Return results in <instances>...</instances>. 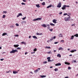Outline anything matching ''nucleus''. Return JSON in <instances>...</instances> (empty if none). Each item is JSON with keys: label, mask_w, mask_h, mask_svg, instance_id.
I'll list each match as a JSON object with an SVG mask.
<instances>
[{"label": "nucleus", "mask_w": 78, "mask_h": 78, "mask_svg": "<svg viewBox=\"0 0 78 78\" xmlns=\"http://www.w3.org/2000/svg\"><path fill=\"white\" fill-rule=\"evenodd\" d=\"M15 52H18V51L16 50H12V51H10V53H15Z\"/></svg>", "instance_id": "nucleus-1"}, {"label": "nucleus", "mask_w": 78, "mask_h": 78, "mask_svg": "<svg viewBox=\"0 0 78 78\" xmlns=\"http://www.w3.org/2000/svg\"><path fill=\"white\" fill-rule=\"evenodd\" d=\"M64 20L65 21H69L70 20V16H69L68 18H65L64 19Z\"/></svg>", "instance_id": "nucleus-2"}, {"label": "nucleus", "mask_w": 78, "mask_h": 78, "mask_svg": "<svg viewBox=\"0 0 78 78\" xmlns=\"http://www.w3.org/2000/svg\"><path fill=\"white\" fill-rule=\"evenodd\" d=\"M42 19L41 18H38L36 19H34L33 20V21H36L37 20H40Z\"/></svg>", "instance_id": "nucleus-3"}, {"label": "nucleus", "mask_w": 78, "mask_h": 78, "mask_svg": "<svg viewBox=\"0 0 78 78\" xmlns=\"http://www.w3.org/2000/svg\"><path fill=\"white\" fill-rule=\"evenodd\" d=\"M61 5H62V4H61V3L60 2L58 4L57 7H58V8H61Z\"/></svg>", "instance_id": "nucleus-4"}, {"label": "nucleus", "mask_w": 78, "mask_h": 78, "mask_svg": "<svg viewBox=\"0 0 78 78\" xmlns=\"http://www.w3.org/2000/svg\"><path fill=\"white\" fill-rule=\"evenodd\" d=\"M56 21H57V20L55 19L53 20H52L53 22L54 23H57Z\"/></svg>", "instance_id": "nucleus-5"}, {"label": "nucleus", "mask_w": 78, "mask_h": 78, "mask_svg": "<svg viewBox=\"0 0 78 78\" xmlns=\"http://www.w3.org/2000/svg\"><path fill=\"white\" fill-rule=\"evenodd\" d=\"M56 66H61V64L60 63H58L55 64Z\"/></svg>", "instance_id": "nucleus-6"}, {"label": "nucleus", "mask_w": 78, "mask_h": 78, "mask_svg": "<svg viewBox=\"0 0 78 78\" xmlns=\"http://www.w3.org/2000/svg\"><path fill=\"white\" fill-rule=\"evenodd\" d=\"M74 51H76V49H74L71 51H70V52H71V53H74Z\"/></svg>", "instance_id": "nucleus-7"}, {"label": "nucleus", "mask_w": 78, "mask_h": 78, "mask_svg": "<svg viewBox=\"0 0 78 78\" xmlns=\"http://www.w3.org/2000/svg\"><path fill=\"white\" fill-rule=\"evenodd\" d=\"M65 64L67 65H70V63H69L67 62H65Z\"/></svg>", "instance_id": "nucleus-8"}, {"label": "nucleus", "mask_w": 78, "mask_h": 78, "mask_svg": "<svg viewBox=\"0 0 78 78\" xmlns=\"http://www.w3.org/2000/svg\"><path fill=\"white\" fill-rule=\"evenodd\" d=\"M41 26L42 27H44V28L47 27V26L45 25V24L42 25Z\"/></svg>", "instance_id": "nucleus-9"}, {"label": "nucleus", "mask_w": 78, "mask_h": 78, "mask_svg": "<svg viewBox=\"0 0 78 78\" xmlns=\"http://www.w3.org/2000/svg\"><path fill=\"white\" fill-rule=\"evenodd\" d=\"M18 73V71H13V73L14 74H16V73Z\"/></svg>", "instance_id": "nucleus-10"}, {"label": "nucleus", "mask_w": 78, "mask_h": 78, "mask_svg": "<svg viewBox=\"0 0 78 78\" xmlns=\"http://www.w3.org/2000/svg\"><path fill=\"white\" fill-rule=\"evenodd\" d=\"M19 46V44H16V45H14V47H16V48L17 47H18Z\"/></svg>", "instance_id": "nucleus-11"}, {"label": "nucleus", "mask_w": 78, "mask_h": 78, "mask_svg": "<svg viewBox=\"0 0 78 78\" xmlns=\"http://www.w3.org/2000/svg\"><path fill=\"white\" fill-rule=\"evenodd\" d=\"M36 34L37 35H38V36H39V35H42V33H41L39 34L38 33H36Z\"/></svg>", "instance_id": "nucleus-12"}, {"label": "nucleus", "mask_w": 78, "mask_h": 78, "mask_svg": "<svg viewBox=\"0 0 78 78\" xmlns=\"http://www.w3.org/2000/svg\"><path fill=\"white\" fill-rule=\"evenodd\" d=\"M40 76L41 78H45V77H46V76L41 75V76Z\"/></svg>", "instance_id": "nucleus-13"}, {"label": "nucleus", "mask_w": 78, "mask_h": 78, "mask_svg": "<svg viewBox=\"0 0 78 78\" xmlns=\"http://www.w3.org/2000/svg\"><path fill=\"white\" fill-rule=\"evenodd\" d=\"M33 38H34V39H37V37H36L35 36H32Z\"/></svg>", "instance_id": "nucleus-14"}, {"label": "nucleus", "mask_w": 78, "mask_h": 78, "mask_svg": "<svg viewBox=\"0 0 78 78\" xmlns=\"http://www.w3.org/2000/svg\"><path fill=\"white\" fill-rule=\"evenodd\" d=\"M5 35H7V33H3L2 34V36H5Z\"/></svg>", "instance_id": "nucleus-15"}, {"label": "nucleus", "mask_w": 78, "mask_h": 78, "mask_svg": "<svg viewBox=\"0 0 78 78\" xmlns=\"http://www.w3.org/2000/svg\"><path fill=\"white\" fill-rule=\"evenodd\" d=\"M62 34H60L59 35H58V36L59 37H63V36L62 35H62Z\"/></svg>", "instance_id": "nucleus-16"}, {"label": "nucleus", "mask_w": 78, "mask_h": 78, "mask_svg": "<svg viewBox=\"0 0 78 78\" xmlns=\"http://www.w3.org/2000/svg\"><path fill=\"white\" fill-rule=\"evenodd\" d=\"M58 50H63V48H62V47H60V48H59L58 49Z\"/></svg>", "instance_id": "nucleus-17"}, {"label": "nucleus", "mask_w": 78, "mask_h": 78, "mask_svg": "<svg viewBox=\"0 0 78 78\" xmlns=\"http://www.w3.org/2000/svg\"><path fill=\"white\" fill-rule=\"evenodd\" d=\"M57 57H59V58H61V55H60V54H58L57 55Z\"/></svg>", "instance_id": "nucleus-18"}, {"label": "nucleus", "mask_w": 78, "mask_h": 78, "mask_svg": "<svg viewBox=\"0 0 78 78\" xmlns=\"http://www.w3.org/2000/svg\"><path fill=\"white\" fill-rule=\"evenodd\" d=\"M38 72H39V70L38 69H36V70L34 71V72H35V73H37Z\"/></svg>", "instance_id": "nucleus-19"}, {"label": "nucleus", "mask_w": 78, "mask_h": 78, "mask_svg": "<svg viewBox=\"0 0 78 78\" xmlns=\"http://www.w3.org/2000/svg\"><path fill=\"white\" fill-rule=\"evenodd\" d=\"M51 6H52V5H48V6L47 8H51Z\"/></svg>", "instance_id": "nucleus-20"}, {"label": "nucleus", "mask_w": 78, "mask_h": 78, "mask_svg": "<svg viewBox=\"0 0 78 78\" xmlns=\"http://www.w3.org/2000/svg\"><path fill=\"white\" fill-rule=\"evenodd\" d=\"M21 43L24 44V45H26V42H21Z\"/></svg>", "instance_id": "nucleus-21"}, {"label": "nucleus", "mask_w": 78, "mask_h": 78, "mask_svg": "<svg viewBox=\"0 0 78 78\" xmlns=\"http://www.w3.org/2000/svg\"><path fill=\"white\" fill-rule=\"evenodd\" d=\"M45 48H48V49H50V48L51 47H48V46H46L45 47Z\"/></svg>", "instance_id": "nucleus-22"}, {"label": "nucleus", "mask_w": 78, "mask_h": 78, "mask_svg": "<svg viewBox=\"0 0 78 78\" xmlns=\"http://www.w3.org/2000/svg\"><path fill=\"white\" fill-rule=\"evenodd\" d=\"M54 38L53 37H51V39H50V41H53V40Z\"/></svg>", "instance_id": "nucleus-23"}, {"label": "nucleus", "mask_w": 78, "mask_h": 78, "mask_svg": "<svg viewBox=\"0 0 78 78\" xmlns=\"http://www.w3.org/2000/svg\"><path fill=\"white\" fill-rule=\"evenodd\" d=\"M36 6L37 7V8H40V6H39V4L36 5Z\"/></svg>", "instance_id": "nucleus-24"}, {"label": "nucleus", "mask_w": 78, "mask_h": 78, "mask_svg": "<svg viewBox=\"0 0 78 78\" xmlns=\"http://www.w3.org/2000/svg\"><path fill=\"white\" fill-rule=\"evenodd\" d=\"M41 5H45V3L44 2L41 3Z\"/></svg>", "instance_id": "nucleus-25"}, {"label": "nucleus", "mask_w": 78, "mask_h": 78, "mask_svg": "<svg viewBox=\"0 0 78 78\" xmlns=\"http://www.w3.org/2000/svg\"><path fill=\"white\" fill-rule=\"evenodd\" d=\"M74 37V36L73 35L72 36H71V38H70V39H73Z\"/></svg>", "instance_id": "nucleus-26"}, {"label": "nucleus", "mask_w": 78, "mask_h": 78, "mask_svg": "<svg viewBox=\"0 0 78 78\" xmlns=\"http://www.w3.org/2000/svg\"><path fill=\"white\" fill-rule=\"evenodd\" d=\"M50 25H51V26H55V24H53V23H50Z\"/></svg>", "instance_id": "nucleus-27"}, {"label": "nucleus", "mask_w": 78, "mask_h": 78, "mask_svg": "<svg viewBox=\"0 0 78 78\" xmlns=\"http://www.w3.org/2000/svg\"><path fill=\"white\" fill-rule=\"evenodd\" d=\"M5 17H6V15H3V16H2V19H4V18H5Z\"/></svg>", "instance_id": "nucleus-28"}, {"label": "nucleus", "mask_w": 78, "mask_h": 78, "mask_svg": "<svg viewBox=\"0 0 78 78\" xmlns=\"http://www.w3.org/2000/svg\"><path fill=\"white\" fill-rule=\"evenodd\" d=\"M63 7H64L65 9H66V5H64L63 6Z\"/></svg>", "instance_id": "nucleus-29"}, {"label": "nucleus", "mask_w": 78, "mask_h": 78, "mask_svg": "<svg viewBox=\"0 0 78 78\" xmlns=\"http://www.w3.org/2000/svg\"><path fill=\"white\" fill-rule=\"evenodd\" d=\"M54 70L55 71H56L58 70V68H55L54 69Z\"/></svg>", "instance_id": "nucleus-30"}, {"label": "nucleus", "mask_w": 78, "mask_h": 78, "mask_svg": "<svg viewBox=\"0 0 78 78\" xmlns=\"http://www.w3.org/2000/svg\"><path fill=\"white\" fill-rule=\"evenodd\" d=\"M34 51H37V49L35 48L34 49Z\"/></svg>", "instance_id": "nucleus-31"}, {"label": "nucleus", "mask_w": 78, "mask_h": 78, "mask_svg": "<svg viewBox=\"0 0 78 78\" xmlns=\"http://www.w3.org/2000/svg\"><path fill=\"white\" fill-rule=\"evenodd\" d=\"M74 36H76V37H78V34H76L75 35H74Z\"/></svg>", "instance_id": "nucleus-32"}, {"label": "nucleus", "mask_w": 78, "mask_h": 78, "mask_svg": "<svg viewBox=\"0 0 78 78\" xmlns=\"http://www.w3.org/2000/svg\"><path fill=\"white\" fill-rule=\"evenodd\" d=\"M3 13H4L5 14H6L7 13V12L6 11H4L3 12Z\"/></svg>", "instance_id": "nucleus-33"}, {"label": "nucleus", "mask_w": 78, "mask_h": 78, "mask_svg": "<svg viewBox=\"0 0 78 78\" xmlns=\"http://www.w3.org/2000/svg\"><path fill=\"white\" fill-rule=\"evenodd\" d=\"M26 18H27V17H24V18H22V20H25V19H26Z\"/></svg>", "instance_id": "nucleus-34"}, {"label": "nucleus", "mask_w": 78, "mask_h": 78, "mask_svg": "<svg viewBox=\"0 0 78 78\" xmlns=\"http://www.w3.org/2000/svg\"><path fill=\"white\" fill-rule=\"evenodd\" d=\"M47 61H45L43 62V64H47Z\"/></svg>", "instance_id": "nucleus-35"}, {"label": "nucleus", "mask_w": 78, "mask_h": 78, "mask_svg": "<svg viewBox=\"0 0 78 78\" xmlns=\"http://www.w3.org/2000/svg\"><path fill=\"white\" fill-rule=\"evenodd\" d=\"M16 26H17V27H19V24L17 23H16Z\"/></svg>", "instance_id": "nucleus-36"}, {"label": "nucleus", "mask_w": 78, "mask_h": 78, "mask_svg": "<svg viewBox=\"0 0 78 78\" xmlns=\"http://www.w3.org/2000/svg\"><path fill=\"white\" fill-rule=\"evenodd\" d=\"M21 4H22V5H26V4L25 3H23V2L22 3H21Z\"/></svg>", "instance_id": "nucleus-37"}, {"label": "nucleus", "mask_w": 78, "mask_h": 78, "mask_svg": "<svg viewBox=\"0 0 78 78\" xmlns=\"http://www.w3.org/2000/svg\"><path fill=\"white\" fill-rule=\"evenodd\" d=\"M14 36H15V37H18L19 36V35H15Z\"/></svg>", "instance_id": "nucleus-38"}, {"label": "nucleus", "mask_w": 78, "mask_h": 78, "mask_svg": "<svg viewBox=\"0 0 78 78\" xmlns=\"http://www.w3.org/2000/svg\"><path fill=\"white\" fill-rule=\"evenodd\" d=\"M62 9H63V10H64V9H65V8H64V7H62Z\"/></svg>", "instance_id": "nucleus-39"}, {"label": "nucleus", "mask_w": 78, "mask_h": 78, "mask_svg": "<svg viewBox=\"0 0 78 78\" xmlns=\"http://www.w3.org/2000/svg\"><path fill=\"white\" fill-rule=\"evenodd\" d=\"M19 15L20 16H22V14L21 13H19Z\"/></svg>", "instance_id": "nucleus-40"}, {"label": "nucleus", "mask_w": 78, "mask_h": 78, "mask_svg": "<svg viewBox=\"0 0 78 78\" xmlns=\"http://www.w3.org/2000/svg\"><path fill=\"white\" fill-rule=\"evenodd\" d=\"M50 61H51V60H50V59H49L48 60V62H50Z\"/></svg>", "instance_id": "nucleus-41"}, {"label": "nucleus", "mask_w": 78, "mask_h": 78, "mask_svg": "<svg viewBox=\"0 0 78 78\" xmlns=\"http://www.w3.org/2000/svg\"><path fill=\"white\" fill-rule=\"evenodd\" d=\"M17 50H21V49L20 48H17Z\"/></svg>", "instance_id": "nucleus-42"}, {"label": "nucleus", "mask_w": 78, "mask_h": 78, "mask_svg": "<svg viewBox=\"0 0 78 78\" xmlns=\"http://www.w3.org/2000/svg\"><path fill=\"white\" fill-rule=\"evenodd\" d=\"M66 15H67V13H65L64 14L63 16H66Z\"/></svg>", "instance_id": "nucleus-43"}, {"label": "nucleus", "mask_w": 78, "mask_h": 78, "mask_svg": "<svg viewBox=\"0 0 78 78\" xmlns=\"http://www.w3.org/2000/svg\"><path fill=\"white\" fill-rule=\"evenodd\" d=\"M68 69H69V70H70V69H71V67H68Z\"/></svg>", "instance_id": "nucleus-44"}, {"label": "nucleus", "mask_w": 78, "mask_h": 78, "mask_svg": "<svg viewBox=\"0 0 78 78\" xmlns=\"http://www.w3.org/2000/svg\"><path fill=\"white\" fill-rule=\"evenodd\" d=\"M50 57H48L47 58V59L48 60V59H50Z\"/></svg>", "instance_id": "nucleus-45"}, {"label": "nucleus", "mask_w": 78, "mask_h": 78, "mask_svg": "<svg viewBox=\"0 0 78 78\" xmlns=\"http://www.w3.org/2000/svg\"><path fill=\"white\" fill-rule=\"evenodd\" d=\"M50 31H53V29H50Z\"/></svg>", "instance_id": "nucleus-46"}, {"label": "nucleus", "mask_w": 78, "mask_h": 78, "mask_svg": "<svg viewBox=\"0 0 78 78\" xmlns=\"http://www.w3.org/2000/svg\"><path fill=\"white\" fill-rule=\"evenodd\" d=\"M3 60H4V58H2V59H0V61H3Z\"/></svg>", "instance_id": "nucleus-47"}, {"label": "nucleus", "mask_w": 78, "mask_h": 78, "mask_svg": "<svg viewBox=\"0 0 78 78\" xmlns=\"http://www.w3.org/2000/svg\"><path fill=\"white\" fill-rule=\"evenodd\" d=\"M23 2H27L26 0H23Z\"/></svg>", "instance_id": "nucleus-48"}, {"label": "nucleus", "mask_w": 78, "mask_h": 78, "mask_svg": "<svg viewBox=\"0 0 78 78\" xmlns=\"http://www.w3.org/2000/svg\"><path fill=\"white\" fill-rule=\"evenodd\" d=\"M31 54H33V53H35V52H31Z\"/></svg>", "instance_id": "nucleus-49"}, {"label": "nucleus", "mask_w": 78, "mask_h": 78, "mask_svg": "<svg viewBox=\"0 0 78 78\" xmlns=\"http://www.w3.org/2000/svg\"><path fill=\"white\" fill-rule=\"evenodd\" d=\"M58 42H55L54 44H58Z\"/></svg>", "instance_id": "nucleus-50"}, {"label": "nucleus", "mask_w": 78, "mask_h": 78, "mask_svg": "<svg viewBox=\"0 0 78 78\" xmlns=\"http://www.w3.org/2000/svg\"><path fill=\"white\" fill-rule=\"evenodd\" d=\"M28 53L27 52H25V55H27V54H28Z\"/></svg>", "instance_id": "nucleus-51"}, {"label": "nucleus", "mask_w": 78, "mask_h": 78, "mask_svg": "<svg viewBox=\"0 0 78 78\" xmlns=\"http://www.w3.org/2000/svg\"><path fill=\"white\" fill-rule=\"evenodd\" d=\"M31 36H29V39H30V38H31Z\"/></svg>", "instance_id": "nucleus-52"}, {"label": "nucleus", "mask_w": 78, "mask_h": 78, "mask_svg": "<svg viewBox=\"0 0 78 78\" xmlns=\"http://www.w3.org/2000/svg\"><path fill=\"white\" fill-rule=\"evenodd\" d=\"M54 39H55V38H56V36H54L53 37Z\"/></svg>", "instance_id": "nucleus-53"}, {"label": "nucleus", "mask_w": 78, "mask_h": 78, "mask_svg": "<svg viewBox=\"0 0 78 78\" xmlns=\"http://www.w3.org/2000/svg\"><path fill=\"white\" fill-rule=\"evenodd\" d=\"M62 14V13L61 12L59 13V14Z\"/></svg>", "instance_id": "nucleus-54"}, {"label": "nucleus", "mask_w": 78, "mask_h": 78, "mask_svg": "<svg viewBox=\"0 0 78 78\" xmlns=\"http://www.w3.org/2000/svg\"><path fill=\"white\" fill-rule=\"evenodd\" d=\"M10 27H11V28H13V27H14V26H10Z\"/></svg>", "instance_id": "nucleus-55"}, {"label": "nucleus", "mask_w": 78, "mask_h": 78, "mask_svg": "<svg viewBox=\"0 0 78 78\" xmlns=\"http://www.w3.org/2000/svg\"><path fill=\"white\" fill-rule=\"evenodd\" d=\"M19 16H20L19 15V14H18V15L17 16V17H19Z\"/></svg>", "instance_id": "nucleus-56"}, {"label": "nucleus", "mask_w": 78, "mask_h": 78, "mask_svg": "<svg viewBox=\"0 0 78 78\" xmlns=\"http://www.w3.org/2000/svg\"><path fill=\"white\" fill-rule=\"evenodd\" d=\"M48 54H50V53H50V51L48 52Z\"/></svg>", "instance_id": "nucleus-57"}, {"label": "nucleus", "mask_w": 78, "mask_h": 78, "mask_svg": "<svg viewBox=\"0 0 78 78\" xmlns=\"http://www.w3.org/2000/svg\"><path fill=\"white\" fill-rule=\"evenodd\" d=\"M47 26L48 27H50V25H49V24H48V25H47Z\"/></svg>", "instance_id": "nucleus-58"}, {"label": "nucleus", "mask_w": 78, "mask_h": 78, "mask_svg": "<svg viewBox=\"0 0 78 78\" xmlns=\"http://www.w3.org/2000/svg\"><path fill=\"white\" fill-rule=\"evenodd\" d=\"M65 78H69V76H66Z\"/></svg>", "instance_id": "nucleus-59"}, {"label": "nucleus", "mask_w": 78, "mask_h": 78, "mask_svg": "<svg viewBox=\"0 0 78 78\" xmlns=\"http://www.w3.org/2000/svg\"><path fill=\"white\" fill-rule=\"evenodd\" d=\"M76 60H74V62H76Z\"/></svg>", "instance_id": "nucleus-60"}, {"label": "nucleus", "mask_w": 78, "mask_h": 78, "mask_svg": "<svg viewBox=\"0 0 78 78\" xmlns=\"http://www.w3.org/2000/svg\"><path fill=\"white\" fill-rule=\"evenodd\" d=\"M69 56H72V55L71 54V55H69Z\"/></svg>", "instance_id": "nucleus-61"}, {"label": "nucleus", "mask_w": 78, "mask_h": 78, "mask_svg": "<svg viewBox=\"0 0 78 78\" xmlns=\"http://www.w3.org/2000/svg\"><path fill=\"white\" fill-rule=\"evenodd\" d=\"M64 40H62L61 41V42H64Z\"/></svg>", "instance_id": "nucleus-62"}, {"label": "nucleus", "mask_w": 78, "mask_h": 78, "mask_svg": "<svg viewBox=\"0 0 78 78\" xmlns=\"http://www.w3.org/2000/svg\"><path fill=\"white\" fill-rule=\"evenodd\" d=\"M70 6L69 5H66V7H69Z\"/></svg>", "instance_id": "nucleus-63"}, {"label": "nucleus", "mask_w": 78, "mask_h": 78, "mask_svg": "<svg viewBox=\"0 0 78 78\" xmlns=\"http://www.w3.org/2000/svg\"><path fill=\"white\" fill-rule=\"evenodd\" d=\"M47 28H48V29H49V28H50V26H49L48 27H47Z\"/></svg>", "instance_id": "nucleus-64"}]
</instances>
